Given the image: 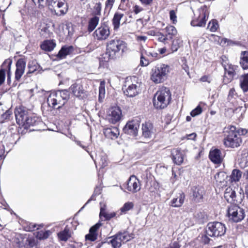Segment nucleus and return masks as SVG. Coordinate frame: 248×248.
<instances>
[{
  "instance_id": "nucleus-14",
  "label": "nucleus",
  "mask_w": 248,
  "mask_h": 248,
  "mask_svg": "<svg viewBox=\"0 0 248 248\" xmlns=\"http://www.w3.org/2000/svg\"><path fill=\"white\" fill-rule=\"evenodd\" d=\"M69 90L75 96L79 99H82L86 96V91L80 83H74L71 85Z\"/></svg>"
},
{
  "instance_id": "nucleus-45",
  "label": "nucleus",
  "mask_w": 248,
  "mask_h": 248,
  "mask_svg": "<svg viewBox=\"0 0 248 248\" xmlns=\"http://www.w3.org/2000/svg\"><path fill=\"white\" fill-rule=\"evenodd\" d=\"M226 177V174L223 171H220L216 173L214 176L215 179L217 182L221 183L224 180L225 178Z\"/></svg>"
},
{
  "instance_id": "nucleus-16",
  "label": "nucleus",
  "mask_w": 248,
  "mask_h": 248,
  "mask_svg": "<svg viewBox=\"0 0 248 248\" xmlns=\"http://www.w3.org/2000/svg\"><path fill=\"white\" fill-rule=\"evenodd\" d=\"M122 117V111L118 107L110 108L108 111V119L110 123L116 124L119 122Z\"/></svg>"
},
{
  "instance_id": "nucleus-59",
  "label": "nucleus",
  "mask_w": 248,
  "mask_h": 248,
  "mask_svg": "<svg viewBox=\"0 0 248 248\" xmlns=\"http://www.w3.org/2000/svg\"><path fill=\"white\" fill-rule=\"evenodd\" d=\"M96 191V190L95 189V191H94V194H93L91 196V197L90 198V199H89V200H88V201H87V202L86 203V204H85V205L86 204H88V203H89L91 201H92V200H95V198H94V197H95L96 195H98V194H99V193H95Z\"/></svg>"
},
{
  "instance_id": "nucleus-55",
  "label": "nucleus",
  "mask_w": 248,
  "mask_h": 248,
  "mask_svg": "<svg viewBox=\"0 0 248 248\" xmlns=\"http://www.w3.org/2000/svg\"><path fill=\"white\" fill-rule=\"evenodd\" d=\"M116 216V213L115 212L112 213H107V215L105 217V219L106 220H109L112 217H114Z\"/></svg>"
},
{
  "instance_id": "nucleus-17",
  "label": "nucleus",
  "mask_w": 248,
  "mask_h": 248,
  "mask_svg": "<svg viewBox=\"0 0 248 248\" xmlns=\"http://www.w3.org/2000/svg\"><path fill=\"white\" fill-rule=\"evenodd\" d=\"M126 188L132 193H136L140 189V181L135 175L130 177L127 181Z\"/></svg>"
},
{
  "instance_id": "nucleus-29",
  "label": "nucleus",
  "mask_w": 248,
  "mask_h": 248,
  "mask_svg": "<svg viewBox=\"0 0 248 248\" xmlns=\"http://www.w3.org/2000/svg\"><path fill=\"white\" fill-rule=\"evenodd\" d=\"M39 121L38 120V118L33 116L32 115H29L27 119L26 120L25 124L23 126H24L25 128H28L31 126H34L38 124Z\"/></svg>"
},
{
  "instance_id": "nucleus-22",
  "label": "nucleus",
  "mask_w": 248,
  "mask_h": 248,
  "mask_svg": "<svg viewBox=\"0 0 248 248\" xmlns=\"http://www.w3.org/2000/svg\"><path fill=\"white\" fill-rule=\"evenodd\" d=\"M209 157L211 161L217 164L221 163L223 160L221 151L217 149L211 150L209 153Z\"/></svg>"
},
{
  "instance_id": "nucleus-25",
  "label": "nucleus",
  "mask_w": 248,
  "mask_h": 248,
  "mask_svg": "<svg viewBox=\"0 0 248 248\" xmlns=\"http://www.w3.org/2000/svg\"><path fill=\"white\" fill-rule=\"evenodd\" d=\"M185 198V194L183 192H181L176 198H174L171 200L170 205L174 207H180L184 203Z\"/></svg>"
},
{
  "instance_id": "nucleus-53",
  "label": "nucleus",
  "mask_w": 248,
  "mask_h": 248,
  "mask_svg": "<svg viewBox=\"0 0 248 248\" xmlns=\"http://www.w3.org/2000/svg\"><path fill=\"white\" fill-rule=\"evenodd\" d=\"M180 246L177 242L171 243L168 247L165 248H180Z\"/></svg>"
},
{
  "instance_id": "nucleus-12",
  "label": "nucleus",
  "mask_w": 248,
  "mask_h": 248,
  "mask_svg": "<svg viewBox=\"0 0 248 248\" xmlns=\"http://www.w3.org/2000/svg\"><path fill=\"white\" fill-rule=\"evenodd\" d=\"M110 34L109 28L107 25H102L93 32L94 37L98 40H106Z\"/></svg>"
},
{
  "instance_id": "nucleus-43",
  "label": "nucleus",
  "mask_w": 248,
  "mask_h": 248,
  "mask_svg": "<svg viewBox=\"0 0 248 248\" xmlns=\"http://www.w3.org/2000/svg\"><path fill=\"white\" fill-rule=\"evenodd\" d=\"M182 43V41L178 39H175L174 40H173L172 45L171 46V50L172 52H175L179 48L181 44Z\"/></svg>"
},
{
  "instance_id": "nucleus-8",
  "label": "nucleus",
  "mask_w": 248,
  "mask_h": 248,
  "mask_svg": "<svg viewBox=\"0 0 248 248\" xmlns=\"http://www.w3.org/2000/svg\"><path fill=\"white\" fill-rule=\"evenodd\" d=\"M125 46V42L122 40L118 39L111 40L107 43L106 55H108L110 59H113L116 52L123 51Z\"/></svg>"
},
{
  "instance_id": "nucleus-37",
  "label": "nucleus",
  "mask_w": 248,
  "mask_h": 248,
  "mask_svg": "<svg viewBox=\"0 0 248 248\" xmlns=\"http://www.w3.org/2000/svg\"><path fill=\"white\" fill-rule=\"evenodd\" d=\"M57 6L59 8H62L60 10V14L59 15H63L67 12V6L65 3V0H61L57 3ZM58 15V14H57Z\"/></svg>"
},
{
  "instance_id": "nucleus-34",
  "label": "nucleus",
  "mask_w": 248,
  "mask_h": 248,
  "mask_svg": "<svg viewBox=\"0 0 248 248\" xmlns=\"http://www.w3.org/2000/svg\"><path fill=\"white\" fill-rule=\"evenodd\" d=\"M30 73H33L35 71L40 72L41 71H44L43 66L38 64V63H29L28 65Z\"/></svg>"
},
{
  "instance_id": "nucleus-47",
  "label": "nucleus",
  "mask_w": 248,
  "mask_h": 248,
  "mask_svg": "<svg viewBox=\"0 0 248 248\" xmlns=\"http://www.w3.org/2000/svg\"><path fill=\"white\" fill-rule=\"evenodd\" d=\"M49 236V231H41L38 232L37 237L40 239H44L47 238Z\"/></svg>"
},
{
  "instance_id": "nucleus-54",
  "label": "nucleus",
  "mask_w": 248,
  "mask_h": 248,
  "mask_svg": "<svg viewBox=\"0 0 248 248\" xmlns=\"http://www.w3.org/2000/svg\"><path fill=\"white\" fill-rule=\"evenodd\" d=\"M170 38L169 37L166 36L162 34L161 33H160V36H159L158 40L159 41L161 42H165L166 40H169Z\"/></svg>"
},
{
  "instance_id": "nucleus-40",
  "label": "nucleus",
  "mask_w": 248,
  "mask_h": 248,
  "mask_svg": "<svg viewBox=\"0 0 248 248\" xmlns=\"http://www.w3.org/2000/svg\"><path fill=\"white\" fill-rule=\"evenodd\" d=\"M240 86L244 92L248 91V74L243 77V79L241 81Z\"/></svg>"
},
{
  "instance_id": "nucleus-57",
  "label": "nucleus",
  "mask_w": 248,
  "mask_h": 248,
  "mask_svg": "<svg viewBox=\"0 0 248 248\" xmlns=\"http://www.w3.org/2000/svg\"><path fill=\"white\" fill-rule=\"evenodd\" d=\"M209 235H207V234L206 233L205 235H204V236H203L202 237V241L204 243V244H208L209 243L210 241V239L209 238Z\"/></svg>"
},
{
  "instance_id": "nucleus-21",
  "label": "nucleus",
  "mask_w": 248,
  "mask_h": 248,
  "mask_svg": "<svg viewBox=\"0 0 248 248\" xmlns=\"http://www.w3.org/2000/svg\"><path fill=\"white\" fill-rule=\"evenodd\" d=\"M12 63H3L0 69V86L4 82L6 72L7 73V80L10 78V68Z\"/></svg>"
},
{
  "instance_id": "nucleus-6",
  "label": "nucleus",
  "mask_w": 248,
  "mask_h": 248,
  "mask_svg": "<svg viewBox=\"0 0 248 248\" xmlns=\"http://www.w3.org/2000/svg\"><path fill=\"white\" fill-rule=\"evenodd\" d=\"M226 231V228L224 224L214 221L208 223L205 233L210 237H217L224 235Z\"/></svg>"
},
{
  "instance_id": "nucleus-19",
  "label": "nucleus",
  "mask_w": 248,
  "mask_h": 248,
  "mask_svg": "<svg viewBox=\"0 0 248 248\" xmlns=\"http://www.w3.org/2000/svg\"><path fill=\"white\" fill-rule=\"evenodd\" d=\"M74 51V47L72 46H64L62 47L58 53L55 56L54 61H59L64 59L68 55L70 54Z\"/></svg>"
},
{
  "instance_id": "nucleus-61",
  "label": "nucleus",
  "mask_w": 248,
  "mask_h": 248,
  "mask_svg": "<svg viewBox=\"0 0 248 248\" xmlns=\"http://www.w3.org/2000/svg\"><path fill=\"white\" fill-rule=\"evenodd\" d=\"M153 0H140L141 3L144 5L150 4L152 2Z\"/></svg>"
},
{
  "instance_id": "nucleus-39",
  "label": "nucleus",
  "mask_w": 248,
  "mask_h": 248,
  "mask_svg": "<svg viewBox=\"0 0 248 248\" xmlns=\"http://www.w3.org/2000/svg\"><path fill=\"white\" fill-rule=\"evenodd\" d=\"M118 234L120 235V237H121L123 243L126 242L133 238V234L132 233H129L127 232H119Z\"/></svg>"
},
{
  "instance_id": "nucleus-28",
  "label": "nucleus",
  "mask_w": 248,
  "mask_h": 248,
  "mask_svg": "<svg viewBox=\"0 0 248 248\" xmlns=\"http://www.w3.org/2000/svg\"><path fill=\"white\" fill-rule=\"evenodd\" d=\"M26 63H16V69L15 72V78L19 80L24 73Z\"/></svg>"
},
{
  "instance_id": "nucleus-60",
  "label": "nucleus",
  "mask_w": 248,
  "mask_h": 248,
  "mask_svg": "<svg viewBox=\"0 0 248 248\" xmlns=\"http://www.w3.org/2000/svg\"><path fill=\"white\" fill-rule=\"evenodd\" d=\"M115 0H107L106 3V5L107 7L111 8Z\"/></svg>"
},
{
  "instance_id": "nucleus-20",
  "label": "nucleus",
  "mask_w": 248,
  "mask_h": 248,
  "mask_svg": "<svg viewBox=\"0 0 248 248\" xmlns=\"http://www.w3.org/2000/svg\"><path fill=\"white\" fill-rule=\"evenodd\" d=\"M171 159L174 164L180 165L183 162L184 154L179 149H173L171 153Z\"/></svg>"
},
{
  "instance_id": "nucleus-52",
  "label": "nucleus",
  "mask_w": 248,
  "mask_h": 248,
  "mask_svg": "<svg viewBox=\"0 0 248 248\" xmlns=\"http://www.w3.org/2000/svg\"><path fill=\"white\" fill-rule=\"evenodd\" d=\"M12 112L10 110H7L4 114L1 115V118L3 119H9L10 116L12 115Z\"/></svg>"
},
{
  "instance_id": "nucleus-9",
  "label": "nucleus",
  "mask_w": 248,
  "mask_h": 248,
  "mask_svg": "<svg viewBox=\"0 0 248 248\" xmlns=\"http://www.w3.org/2000/svg\"><path fill=\"white\" fill-rule=\"evenodd\" d=\"M228 215L230 220L234 222H239L245 217L244 210L236 205H230L228 209Z\"/></svg>"
},
{
  "instance_id": "nucleus-24",
  "label": "nucleus",
  "mask_w": 248,
  "mask_h": 248,
  "mask_svg": "<svg viewBox=\"0 0 248 248\" xmlns=\"http://www.w3.org/2000/svg\"><path fill=\"white\" fill-rule=\"evenodd\" d=\"M101 224L100 223H97L93 226H92L89 230V233L86 235L85 238L86 240H90L91 241H94L97 238V234L96 231L101 226Z\"/></svg>"
},
{
  "instance_id": "nucleus-10",
  "label": "nucleus",
  "mask_w": 248,
  "mask_h": 248,
  "mask_svg": "<svg viewBox=\"0 0 248 248\" xmlns=\"http://www.w3.org/2000/svg\"><path fill=\"white\" fill-rule=\"evenodd\" d=\"M131 78H126L125 85L123 87L124 94L129 97H133L137 95L140 92V86L137 84L130 83Z\"/></svg>"
},
{
  "instance_id": "nucleus-27",
  "label": "nucleus",
  "mask_w": 248,
  "mask_h": 248,
  "mask_svg": "<svg viewBox=\"0 0 248 248\" xmlns=\"http://www.w3.org/2000/svg\"><path fill=\"white\" fill-rule=\"evenodd\" d=\"M56 46L55 41L53 40H45L40 46L42 49L46 51H51L54 49Z\"/></svg>"
},
{
  "instance_id": "nucleus-4",
  "label": "nucleus",
  "mask_w": 248,
  "mask_h": 248,
  "mask_svg": "<svg viewBox=\"0 0 248 248\" xmlns=\"http://www.w3.org/2000/svg\"><path fill=\"white\" fill-rule=\"evenodd\" d=\"M225 129L224 132L227 133L224 140L225 146L232 148L239 146L242 141L239 134L236 131V127L230 125Z\"/></svg>"
},
{
  "instance_id": "nucleus-7",
  "label": "nucleus",
  "mask_w": 248,
  "mask_h": 248,
  "mask_svg": "<svg viewBox=\"0 0 248 248\" xmlns=\"http://www.w3.org/2000/svg\"><path fill=\"white\" fill-rule=\"evenodd\" d=\"M235 187L233 186H229L225 190L224 197L225 199L232 204H238L242 202L244 195L242 192L236 193Z\"/></svg>"
},
{
  "instance_id": "nucleus-1",
  "label": "nucleus",
  "mask_w": 248,
  "mask_h": 248,
  "mask_svg": "<svg viewBox=\"0 0 248 248\" xmlns=\"http://www.w3.org/2000/svg\"><path fill=\"white\" fill-rule=\"evenodd\" d=\"M69 92L67 90H58L50 93L47 99L49 107L60 109L69 98Z\"/></svg>"
},
{
  "instance_id": "nucleus-33",
  "label": "nucleus",
  "mask_w": 248,
  "mask_h": 248,
  "mask_svg": "<svg viewBox=\"0 0 248 248\" xmlns=\"http://www.w3.org/2000/svg\"><path fill=\"white\" fill-rule=\"evenodd\" d=\"M110 243L114 248H120L123 242L120 235L117 233L112 237V239L110 240Z\"/></svg>"
},
{
  "instance_id": "nucleus-56",
  "label": "nucleus",
  "mask_w": 248,
  "mask_h": 248,
  "mask_svg": "<svg viewBox=\"0 0 248 248\" xmlns=\"http://www.w3.org/2000/svg\"><path fill=\"white\" fill-rule=\"evenodd\" d=\"M107 212L105 211V209L104 207H101L100 208V212L99 214L100 217L101 218L103 217H105L107 215Z\"/></svg>"
},
{
  "instance_id": "nucleus-36",
  "label": "nucleus",
  "mask_w": 248,
  "mask_h": 248,
  "mask_svg": "<svg viewBox=\"0 0 248 248\" xmlns=\"http://www.w3.org/2000/svg\"><path fill=\"white\" fill-rule=\"evenodd\" d=\"M166 32H167L166 36L169 37L170 39H171L172 37L176 35L177 34V30L176 28L173 26H168L165 28Z\"/></svg>"
},
{
  "instance_id": "nucleus-2",
  "label": "nucleus",
  "mask_w": 248,
  "mask_h": 248,
  "mask_svg": "<svg viewBox=\"0 0 248 248\" xmlns=\"http://www.w3.org/2000/svg\"><path fill=\"white\" fill-rule=\"evenodd\" d=\"M171 95L169 88L162 87L155 94L153 100L155 107L157 109L166 108L170 103Z\"/></svg>"
},
{
  "instance_id": "nucleus-35",
  "label": "nucleus",
  "mask_w": 248,
  "mask_h": 248,
  "mask_svg": "<svg viewBox=\"0 0 248 248\" xmlns=\"http://www.w3.org/2000/svg\"><path fill=\"white\" fill-rule=\"evenodd\" d=\"M242 176L241 171L237 169H234L232 170L230 176L232 182H238L240 180Z\"/></svg>"
},
{
  "instance_id": "nucleus-38",
  "label": "nucleus",
  "mask_w": 248,
  "mask_h": 248,
  "mask_svg": "<svg viewBox=\"0 0 248 248\" xmlns=\"http://www.w3.org/2000/svg\"><path fill=\"white\" fill-rule=\"evenodd\" d=\"M105 81H101L99 87V100L101 101L105 96Z\"/></svg>"
},
{
  "instance_id": "nucleus-42",
  "label": "nucleus",
  "mask_w": 248,
  "mask_h": 248,
  "mask_svg": "<svg viewBox=\"0 0 248 248\" xmlns=\"http://www.w3.org/2000/svg\"><path fill=\"white\" fill-rule=\"evenodd\" d=\"M207 28L212 32L216 31L218 28V24L217 20L215 19L212 20L209 22Z\"/></svg>"
},
{
  "instance_id": "nucleus-30",
  "label": "nucleus",
  "mask_w": 248,
  "mask_h": 248,
  "mask_svg": "<svg viewBox=\"0 0 248 248\" xmlns=\"http://www.w3.org/2000/svg\"><path fill=\"white\" fill-rule=\"evenodd\" d=\"M124 16V14L119 12H116L113 18L112 23L114 27V30H117L120 27V20Z\"/></svg>"
},
{
  "instance_id": "nucleus-31",
  "label": "nucleus",
  "mask_w": 248,
  "mask_h": 248,
  "mask_svg": "<svg viewBox=\"0 0 248 248\" xmlns=\"http://www.w3.org/2000/svg\"><path fill=\"white\" fill-rule=\"evenodd\" d=\"M58 236L60 240L66 241L71 237V233L69 229L65 227L64 230L58 233Z\"/></svg>"
},
{
  "instance_id": "nucleus-50",
  "label": "nucleus",
  "mask_w": 248,
  "mask_h": 248,
  "mask_svg": "<svg viewBox=\"0 0 248 248\" xmlns=\"http://www.w3.org/2000/svg\"><path fill=\"white\" fill-rule=\"evenodd\" d=\"M240 58L243 62H248V51H242Z\"/></svg>"
},
{
  "instance_id": "nucleus-63",
  "label": "nucleus",
  "mask_w": 248,
  "mask_h": 248,
  "mask_svg": "<svg viewBox=\"0 0 248 248\" xmlns=\"http://www.w3.org/2000/svg\"><path fill=\"white\" fill-rule=\"evenodd\" d=\"M145 53L146 55H147L148 56H152L153 57H156V56L157 55V54L156 53H152V52H146V51H145Z\"/></svg>"
},
{
  "instance_id": "nucleus-48",
  "label": "nucleus",
  "mask_w": 248,
  "mask_h": 248,
  "mask_svg": "<svg viewBox=\"0 0 248 248\" xmlns=\"http://www.w3.org/2000/svg\"><path fill=\"white\" fill-rule=\"evenodd\" d=\"M65 31L67 32V34L66 35L67 36L71 37L73 34V28L71 23L66 25Z\"/></svg>"
},
{
  "instance_id": "nucleus-46",
  "label": "nucleus",
  "mask_w": 248,
  "mask_h": 248,
  "mask_svg": "<svg viewBox=\"0 0 248 248\" xmlns=\"http://www.w3.org/2000/svg\"><path fill=\"white\" fill-rule=\"evenodd\" d=\"M202 112V109L200 105H198L195 109H193L190 112V115L192 117H196L201 114Z\"/></svg>"
},
{
  "instance_id": "nucleus-64",
  "label": "nucleus",
  "mask_w": 248,
  "mask_h": 248,
  "mask_svg": "<svg viewBox=\"0 0 248 248\" xmlns=\"http://www.w3.org/2000/svg\"><path fill=\"white\" fill-rule=\"evenodd\" d=\"M208 78L207 76H203L200 78V80L202 82H206L207 81L209 82L210 81L208 80Z\"/></svg>"
},
{
  "instance_id": "nucleus-58",
  "label": "nucleus",
  "mask_w": 248,
  "mask_h": 248,
  "mask_svg": "<svg viewBox=\"0 0 248 248\" xmlns=\"http://www.w3.org/2000/svg\"><path fill=\"white\" fill-rule=\"evenodd\" d=\"M143 10V9L141 7H140L139 6L136 5L134 7V12L136 14H139L140 12Z\"/></svg>"
},
{
  "instance_id": "nucleus-26",
  "label": "nucleus",
  "mask_w": 248,
  "mask_h": 248,
  "mask_svg": "<svg viewBox=\"0 0 248 248\" xmlns=\"http://www.w3.org/2000/svg\"><path fill=\"white\" fill-rule=\"evenodd\" d=\"M153 126L149 123H145L142 125V135L145 138H150L153 134Z\"/></svg>"
},
{
  "instance_id": "nucleus-13",
  "label": "nucleus",
  "mask_w": 248,
  "mask_h": 248,
  "mask_svg": "<svg viewBox=\"0 0 248 248\" xmlns=\"http://www.w3.org/2000/svg\"><path fill=\"white\" fill-rule=\"evenodd\" d=\"M140 123L137 120H132L127 123L123 128V131L128 135L136 136L138 134Z\"/></svg>"
},
{
  "instance_id": "nucleus-15",
  "label": "nucleus",
  "mask_w": 248,
  "mask_h": 248,
  "mask_svg": "<svg viewBox=\"0 0 248 248\" xmlns=\"http://www.w3.org/2000/svg\"><path fill=\"white\" fill-rule=\"evenodd\" d=\"M223 67L225 70L223 81L225 84H227L233 79L236 67L230 63H226L223 65Z\"/></svg>"
},
{
  "instance_id": "nucleus-18",
  "label": "nucleus",
  "mask_w": 248,
  "mask_h": 248,
  "mask_svg": "<svg viewBox=\"0 0 248 248\" xmlns=\"http://www.w3.org/2000/svg\"><path fill=\"white\" fill-rule=\"evenodd\" d=\"M15 114L17 123L23 126L29 116L28 112L22 108H18L15 110Z\"/></svg>"
},
{
  "instance_id": "nucleus-51",
  "label": "nucleus",
  "mask_w": 248,
  "mask_h": 248,
  "mask_svg": "<svg viewBox=\"0 0 248 248\" xmlns=\"http://www.w3.org/2000/svg\"><path fill=\"white\" fill-rule=\"evenodd\" d=\"M170 19L172 21L173 23L175 24L177 22V16L176 13L174 10H171L170 12Z\"/></svg>"
},
{
  "instance_id": "nucleus-3",
  "label": "nucleus",
  "mask_w": 248,
  "mask_h": 248,
  "mask_svg": "<svg viewBox=\"0 0 248 248\" xmlns=\"http://www.w3.org/2000/svg\"><path fill=\"white\" fill-rule=\"evenodd\" d=\"M170 70V68L168 64L158 63L152 69L151 78L155 83H162L166 79Z\"/></svg>"
},
{
  "instance_id": "nucleus-23",
  "label": "nucleus",
  "mask_w": 248,
  "mask_h": 248,
  "mask_svg": "<svg viewBox=\"0 0 248 248\" xmlns=\"http://www.w3.org/2000/svg\"><path fill=\"white\" fill-rule=\"evenodd\" d=\"M104 134L107 138L115 140L119 135V129L116 127L107 128L104 130Z\"/></svg>"
},
{
  "instance_id": "nucleus-44",
  "label": "nucleus",
  "mask_w": 248,
  "mask_h": 248,
  "mask_svg": "<svg viewBox=\"0 0 248 248\" xmlns=\"http://www.w3.org/2000/svg\"><path fill=\"white\" fill-rule=\"evenodd\" d=\"M133 207L134 204L132 202H127L124 204L120 210L121 212L125 213L126 212L132 209Z\"/></svg>"
},
{
  "instance_id": "nucleus-11",
  "label": "nucleus",
  "mask_w": 248,
  "mask_h": 248,
  "mask_svg": "<svg viewBox=\"0 0 248 248\" xmlns=\"http://www.w3.org/2000/svg\"><path fill=\"white\" fill-rule=\"evenodd\" d=\"M191 197L193 202L199 203L202 202L205 191L203 187L200 186L191 187Z\"/></svg>"
},
{
  "instance_id": "nucleus-49",
  "label": "nucleus",
  "mask_w": 248,
  "mask_h": 248,
  "mask_svg": "<svg viewBox=\"0 0 248 248\" xmlns=\"http://www.w3.org/2000/svg\"><path fill=\"white\" fill-rule=\"evenodd\" d=\"M248 156L246 157L247 158ZM238 164L239 166L242 168H245L247 166H248V160L247 158L245 159L243 157L241 160L238 162Z\"/></svg>"
},
{
  "instance_id": "nucleus-32",
  "label": "nucleus",
  "mask_w": 248,
  "mask_h": 248,
  "mask_svg": "<svg viewBox=\"0 0 248 248\" xmlns=\"http://www.w3.org/2000/svg\"><path fill=\"white\" fill-rule=\"evenodd\" d=\"M99 18L96 16L91 18L89 21L88 31L91 32L93 31L98 24Z\"/></svg>"
},
{
  "instance_id": "nucleus-5",
  "label": "nucleus",
  "mask_w": 248,
  "mask_h": 248,
  "mask_svg": "<svg viewBox=\"0 0 248 248\" xmlns=\"http://www.w3.org/2000/svg\"><path fill=\"white\" fill-rule=\"evenodd\" d=\"M209 12L207 7L205 5L202 6L194 13L193 19L191 22V26L193 27H204Z\"/></svg>"
},
{
  "instance_id": "nucleus-41",
  "label": "nucleus",
  "mask_w": 248,
  "mask_h": 248,
  "mask_svg": "<svg viewBox=\"0 0 248 248\" xmlns=\"http://www.w3.org/2000/svg\"><path fill=\"white\" fill-rule=\"evenodd\" d=\"M97 160L101 168H103L107 165V157L104 154L101 155Z\"/></svg>"
},
{
  "instance_id": "nucleus-62",
  "label": "nucleus",
  "mask_w": 248,
  "mask_h": 248,
  "mask_svg": "<svg viewBox=\"0 0 248 248\" xmlns=\"http://www.w3.org/2000/svg\"><path fill=\"white\" fill-rule=\"evenodd\" d=\"M235 93V91L234 89L232 88V89H230L229 93V94H228V97L229 98L232 97L233 96V95H234Z\"/></svg>"
}]
</instances>
